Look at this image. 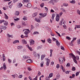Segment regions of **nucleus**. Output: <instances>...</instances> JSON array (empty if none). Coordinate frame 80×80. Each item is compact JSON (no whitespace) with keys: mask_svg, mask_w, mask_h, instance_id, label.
Listing matches in <instances>:
<instances>
[{"mask_svg":"<svg viewBox=\"0 0 80 80\" xmlns=\"http://www.w3.org/2000/svg\"><path fill=\"white\" fill-rule=\"evenodd\" d=\"M69 55L70 56V58L71 57H72L74 62L75 63L77 64V61L76 60V59H75L77 58V57L75 56V55L73 53H70Z\"/></svg>","mask_w":80,"mask_h":80,"instance_id":"f257e3e1","label":"nucleus"},{"mask_svg":"<svg viewBox=\"0 0 80 80\" xmlns=\"http://www.w3.org/2000/svg\"><path fill=\"white\" fill-rule=\"evenodd\" d=\"M43 17L42 16H39V18H36L35 19V20L36 22H40V20L42 19V18Z\"/></svg>","mask_w":80,"mask_h":80,"instance_id":"f03ea898","label":"nucleus"},{"mask_svg":"<svg viewBox=\"0 0 80 80\" xmlns=\"http://www.w3.org/2000/svg\"><path fill=\"white\" fill-rule=\"evenodd\" d=\"M29 42H30V45H33L35 43V41L33 40L30 39L29 40Z\"/></svg>","mask_w":80,"mask_h":80,"instance_id":"7ed1b4c3","label":"nucleus"},{"mask_svg":"<svg viewBox=\"0 0 80 80\" xmlns=\"http://www.w3.org/2000/svg\"><path fill=\"white\" fill-rule=\"evenodd\" d=\"M26 62L28 63H32V60L28 59L26 61Z\"/></svg>","mask_w":80,"mask_h":80,"instance_id":"20e7f679","label":"nucleus"},{"mask_svg":"<svg viewBox=\"0 0 80 80\" xmlns=\"http://www.w3.org/2000/svg\"><path fill=\"white\" fill-rule=\"evenodd\" d=\"M60 20V18H59V15H57V16H56V20L57 21V22H58Z\"/></svg>","mask_w":80,"mask_h":80,"instance_id":"39448f33","label":"nucleus"},{"mask_svg":"<svg viewBox=\"0 0 80 80\" xmlns=\"http://www.w3.org/2000/svg\"><path fill=\"white\" fill-rule=\"evenodd\" d=\"M25 6L26 7H27L28 8H30V7H32V4L30 3H28L27 5V6Z\"/></svg>","mask_w":80,"mask_h":80,"instance_id":"423d86ee","label":"nucleus"},{"mask_svg":"<svg viewBox=\"0 0 80 80\" xmlns=\"http://www.w3.org/2000/svg\"><path fill=\"white\" fill-rule=\"evenodd\" d=\"M23 58H24V59H29L30 58L27 56H23Z\"/></svg>","mask_w":80,"mask_h":80,"instance_id":"0eeeda50","label":"nucleus"},{"mask_svg":"<svg viewBox=\"0 0 80 80\" xmlns=\"http://www.w3.org/2000/svg\"><path fill=\"white\" fill-rule=\"evenodd\" d=\"M60 68H61V69H62L63 72H65V69L64 70V68H63V66L62 65H61L60 66Z\"/></svg>","mask_w":80,"mask_h":80,"instance_id":"6e6552de","label":"nucleus"},{"mask_svg":"<svg viewBox=\"0 0 80 80\" xmlns=\"http://www.w3.org/2000/svg\"><path fill=\"white\" fill-rule=\"evenodd\" d=\"M3 68L4 70H5L7 69V66L5 64V63H4L3 64Z\"/></svg>","mask_w":80,"mask_h":80,"instance_id":"1a4fd4ad","label":"nucleus"},{"mask_svg":"<svg viewBox=\"0 0 80 80\" xmlns=\"http://www.w3.org/2000/svg\"><path fill=\"white\" fill-rule=\"evenodd\" d=\"M22 42L23 44H27V42L25 41V39H22Z\"/></svg>","mask_w":80,"mask_h":80,"instance_id":"9d476101","label":"nucleus"},{"mask_svg":"<svg viewBox=\"0 0 80 80\" xmlns=\"http://www.w3.org/2000/svg\"><path fill=\"white\" fill-rule=\"evenodd\" d=\"M29 2H30L29 0H23L22 2L23 3H24L25 2L26 3H29Z\"/></svg>","mask_w":80,"mask_h":80,"instance_id":"9b49d317","label":"nucleus"},{"mask_svg":"<svg viewBox=\"0 0 80 80\" xmlns=\"http://www.w3.org/2000/svg\"><path fill=\"white\" fill-rule=\"evenodd\" d=\"M64 20V19L62 18L61 20L60 21V23H59V25H62V23L63 22V21Z\"/></svg>","mask_w":80,"mask_h":80,"instance_id":"f8f14e48","label":"nucleus"},{"mask_svg":"<svg viewBox=\"0 0 80 80\" xmlns=\"http://www.w3.org/2000/svg\"><path fill=\"white\" fill-rule=\"evenodd\" d=\"M48 3H52V5H54V2H53V0H51L50 1L48 2Z\"/></svg>","mask_w":80,"mask_h":80,"instance_id":"ddd939ff","label":"nucleus"},{"mask_svg":"<svg viewBox=\"0 0 80 80\" xmlns=\"http://www.w3.org/2000/svg\"><path fill=\"white\" fill-rule=\"evenodd\" d=\"M27 47H28V49H29V50H30V51H32V48L29 47V46L28 45H27Z\"/></svg>","mask_w":80,"mask_h":80,"instance_id":"4468645a","label":"nucleus"},{"mask_svg":"<svg viewBox=\"0 0 80 80\" xmlns=\"http://www.w3.org/2000/svg\"><path fill=\"white\" fill-rule=\"evenodd\" d=\"M37 15V13H34L32 14V17L33 18H35L36 17V16Z\"/></svg>","mask_w":80,"mask_h":80,"instance_id":"2eb2a0df","label":"nucleus"},{"mask_svg":"<svg viewBox=\"0 0 80 80\" xmlns=\"http://www.w3.org/2000/svg\"><path fill=\"white\" fill-rule=\"evenodd\" d=\"M59 61H62V62H63V59L62 57H61L60 58H59Z\"/></svg>","mask_w":80,"mask_h":80,"instance_id":"dca6fc26","label":"nucleus"},{"mask_svg":"<svg viewBox=\"0 0 80 80\" xmlns=\"http://www.w3.org/2000/svg\"><path fill=\"white\" fill-rule=\"evenodd\" d=\"M56 45H57V46H58V47H59V45L60 44V43H59V42H58V40H57L56 41Z\"/></svg>","mask_w":80,"mask_h":80,"instance_id":"f3484780","label":"nucleus"},{"mask_svg":"<svg viewBox=\"0 0 80 80\" xmlns=\"http://www.w3.org/2000/svg\"><path fill=\"white\" fill-rule=\"evenodd\" d=\"M19 12H18V11H16L15 12V15H17V16H18V15H19Z\"/></svg>","mask_w":80,"mask_h":80,"instance_id":"a211bd4d","label":"nucleus"},{"mask_svg":"<svg viewBox=\"0 0 80 80\" xmlns=\"http://www.w3.org/2000/svg\"><path fill=\"white\" fill-rule=\"evenodd\" d=\"M2 58H3V61H5V54H2Z\"/></svg>","mask_w":80,"mask_h":80,"instance_id":"6ab92c4d","label":"nucleus"},{"mask_svg":"<svg viewBox=\"0 0 80 80\" xmlns=\"http://www.w3.org/2000/svg\"><path fill=\"white\" fill-rule=\"evenodd\" d=\"M47 41L49 43H52V40H51L50 38L48 39Z\"/></svg>","mask_w":80,"mask_h":80,"instance_id":"aec40b11","label":"nucleus"},{"mask_svg":"<svg viewBox=\"0 0 80 80\" xmlns=\"http://www.w3.org/2000/svg\"><path fill=\"white\" fill-rule=\"evenodd\" d=\"M23 5L21 3H19L18 5V8H21L22 7Z\"/></svg>","mask_w":80,"mask_h":80,"instance_id":"412c9836","label":"nucleus"},{"mask_svg":"<svg viewBox=\"0 0 80 80\" xmlns=\"http://www.w3.org/2000/svg\"><path fill=\"white\" fill-rule=\"evenodd\" d=\"M4 15H5V18L6 20H8V17L5 14V13H4Z\"/></svg>","mask_w":80,"mask_h":80,"instance_id":"4be33fe9","label":"nucleus"},{"mask_svg":"<svg viewBox=\"0 0 80 80\" xmlns=\"http://www.w3.org/2000/svg\"><path fill=\"white\" fill-rule=\"evenodd\" d=\"M23 48V47L22 46H20L18 47V50H20V49H22Z\"/></svg>","mask_w":80,"mask_h":80,"instance_id":"5701e85b","label":"nucleus"},{"mask_svg":"<svg viewBox=\"0 0 80 80\" xmlns=\"http://www.w3.org/2000/svg\"><path fill=\"white\" fill-rule=\"evenodd\" d=\"M3 23L5 26H7L8 25V22L5 21V22H4Z\"/></svg>","mask_w":80,"mask_h":80,"instance_id":"b1692460","label":"nucleus"},{"mask_svg":"<svg viewBox=\"0 0 80 80\" xmlns=\"http://www.w3.org/2000/svg\"><path fill=\"white\" fill-rule=\"evenodd\" d=\"M70 3H71L74 4V3H75V1L74 0H73L72 1H70Z\"/></svg>","mask_w":80,"mask_h":80,"instance_id":"393cba45","label":"nucleus"},{"mask_svg":"<svg viewBox=\"0 0 80 80\" xmlns=\"http://www.w3.org/2000/svg\"><path fill=\"white\" fill-rule=\"evenodd\" d=\"M19 43V41L18 40H15L13 42V43Z\"/></svg>","mask_w":80,"mask_h":80,"instance_id":"a878e982","label":"nucleus"},{"mask_svg":"<svg viewBox=\"0 0 80 80\" xmlns=\"http://www.w3.org/2000/svg\"><path fill=\"white\" fill-rule=\"evenodd\" d=\"M33 54L34 57H37V53L36 52H34Z\"/></svg>","mask_w":80,"mask_h":80,"instance_id":"bb28decb","label":"nucleus"},{"mask_svg":"<svg viewBox=\"0 0 80 80\" xmlns=\"http://www.w3.org/2000/svg\"><path fill=\"white\" fill-rule=\"evenodd\" d=\"M6 28H7V27L3 26L2 29H3V30H6Z\"/></svg>","mask_w":80,"mask_h":80,"instance_id":"cd10ccee","label":"nucleus"},{"mask_svg":"<svg viewBox=\"0 0 80 80\" xmlns=\"http://www.w3.org/2000/svg\"><path fill=\"white\" fill-rule=\"evenodd\" d=\"M38 33H39L38 32H34V33L33 34V35H37V34H38Z\"/></svg>","mask_w":80,"mask_h":80,"instance_id":"c85d7f7f","label":"nucleus"},{"mask_svg":"<svg viewBox=\"0 0 80 80\" xmlns=\"http://www.w3.org/2000/svg\"><path fill=\"white\" fill-rule=\"evenodd\" d=\"M43 63H44V62H41V67H43Z\"/></svg>","mask_w":80,"mask_h":80,"instance_id":"c756f323","label":"nucleus"},{"mask_svg":"<svg viewBox=\"0 0 80 80\" xmlns=\"http://www.w3.org/2000/svg\"><path fill=\"white\" fill-rule=\"evenodd\" d=\"M7 35L9 37H11V38H13V36L12 35H10L8 33Z\"/></svg>","mask_w":80,"mask_h":80,"instance_id":"7c9ffc66","label":"nucleus"},{"mask_svg":"<svg viewBox=\"0 0 80 80\" xmlns=\"http://www.w3.org/2000/svg\"><path fill=\"white\" fill-rule=\"evenodd\" d=\"M68 5V4L67 3H63V6H65V7H67Z\"/></svg>","mask_w":80,"mask_h":80,"instance_id":"2f4dec72","label":"nucleus"},{"mask_svg":"<svg viewBox=\"0 0 80 80\" xmlns=\"http://www.w3.org/2000/svg\"><path fill=\"white\" fill-rule=\"evenodd\" d=\"M60 10H62V12H65V10L63 8H61Z\"/></svg>","mask_w":80,"mask_h":80,"instance_id":"473e14b6","label":"nucleus"},{"mask_svg":"<svg viewBox=\"0 0 80 80\" xmlns=\"http://www.w3.org/2000/svg\"><path fill=\"white\" fill-rule=\"evenodd\" d=\"M79 73H80V72H77L76 73V77H77L78 75H79Z\"/></svg>","mask_w":80,"mask_h":80,"instance_id":"72a5a7b5","label":"nucleus"},{"mask_svg":"<svg viewBox=\"0 0 80 80\" xmlns=\"http://www.w3.org/2000/svg\"><path fill=\"white\" fill-rule=\"evenodd\" d=\"M52 75H53V73H51L49 74V76H48L49 78H51V77H52Z\"/></svg>","mask_w":80,"mask_h":80,"instance_id":"f704fd0d","label":"nucleus"},{"mask_svg":"<svg viewBox=\"0 0 80 80\" xmlns=\"http://www.w3.org/2000/svg\"><path fill=\"white\" fill-rule=\"evenodd\" d=\"M47 62L48 63H50V59H46Z\"/></svg>","mask_w":80,"mask_h":80,"instance_id":"c9c22d12","label":"nucleus"},{"mask_svg":"<svg viewBox=\"0 0 80 80\" xmlns=\"http://www.w3.org/2000/svg\"><path fill=\"white\" fill-rule=\"evenodd\" d=\"M60 74H58L57 75V78H58V79L59 78H60Z\"/></svg>","mask_w":80,"mask_h":80,"instance_id":"e433bc0d","label":"nucleus"},{"mask_svg":"<svg viewBox=\"0 0 80 80\" xmlns=\"http://www.w3.org/2000/svg\"><path fill=\"white\" fill-rule=\"evenodd\" d=\"M53 2L54 3H57L58 2V0H53Z\"/></svg>","mask_w":80,"mask_h":80,"instance_id":"4c0bfd02","label":"nucleus"},{"mask_svg":"<svg viewBox=\"0 0 80 80\" xmlns=\"http://www.w3.org/2000/svg\"><path fill=\"white\" fill-rule=\"evenodd\" d=\"M67 67H70V64L69 63H68L67 64Z\"/></svg>","mask_w":80,"mask_h":80,"instance_id":"58836bf2","label":"nucleus"},{"mask_svg":"<svg viewBox=\"0 0 80 80\" xmlns=\"http://www.w3.org/2000/svg\"><path fill=\"white\" fill-rule=\"evenodd\" d=\"M8 62L9 63H12V60L9 58H8Z\"/></svg>","mask_w":80,"mask_h":80,"instance_id":"ea45409f","label":"nucleus"},{"mask_svg":"<svg viewBox=\"0 0 80 80\" xmlns=\"http://www.w3.org/2000/svg\"><path fill=\"white\" fill-rule=\"evenodd\" d=\"M47 13H44L43 15H42V17H46V16H47Z\"/></svg>","mask_w":80,"mask_h":80,"instance_id":"a19ab883","label":"nucleus"},{"mask_svg":"<svg viewBox=\"0 0 80 80\" xmlns=\"http://www.w3.org/2000/svg\"><path fill=\"white\" fill-rule=\"evenodd\" d=\"M72 71H75V70H76V68H75V67H73L72 69Z\"/></svg>","mask_w":80,"mask_h":80,"instance_id":"79ce46f5","label":"nucleus"},{"mask_svg":"<svg viewBox=\"0 0 80 80\" xmlns=\"http://www.w3.org/2000/svg\"><path fill=\"white\" fill-rule=\"evenodd\" d=\"M78 45L80 44V39L78 40Z\"/></svg>","mask_w":80,"mask_h":80,"instance_id":"37998d69","label":"nucleus"},{"mask_svg":"<svg viewBox=\"0 0 80 80\" xmlns=\"http://www.w3.org/2000/svg\"><path fill=\"white\" fill-rule=\"evenodd\" d=\"M43 6H44V3H42V4H40V6L41 7H43Z\"/></svg>","mask_w":80,"mask_h":80,"instance_id":"c03bdc74","label":"nucleus"},{"mask_svg":"<svg viewBox=\"0 0 80 80\" xmlns=\"http://www.w3.org/2000/svg\"><path fill=\"white\" fill-rule=\"evenodd\" d=\"M5 22V20H0V24L1 23H2L3 22Z\"/></svg>","mask_w":80,"mask_h":80,"instance_id":"a18cd8bd","label":"nucleus"},{"mask_svg":"<svg viewBox=\"0 0 80 80\" xmlns=\"http://www.w3.org/2000/svg\"><path fill=\"white\" fill-rule=\"evenodd\" d=\"M66 38L68 40H70L71 39V38H70V37H68V36L66 37Z\"/></svg>","mask_w":80,"mask_h":80,"instance_id":"49530a36","label":"nucleus"},{"mask_svg":"<svg viewBox=\"0 0 80 80\" xmlns=\"http://www.w3.org/2000/svg\"><path fill=\"white\" fill-rule=\"evenodd\" d=\"M56 68H60V66L59 65V64H57V65L56 66Z\"/></svg>","mask_w":80,"mask_h":80,"instance_id":"de8ad7c7","label":"nucleus"},{"mask_svg":"<svg viewBox=\"0 0 80 80\" xmlns=\"http://www.w3.org/2000/svg\"><path fill=\"white\" fill-rule=\"evenodd\" d=\"M74 38H73V40L71 42V43H72L73 42V41H74V40H76V38H75V39H74Z\"/></svg>","mask_w":80,"mask_h":80,"instance_id":"09e8293b","label":"nucleus"},{"mask_svg":"<svg viewBox=\"0 0 80 80\" xmlns=\"http://www.w3.org/2000/svg\"><path fill=\"white\" fill-rule=\"evenodd\" d=\"M61 50H64L65 49H64V48L63 47L61 46Z\"/></svg>","mask_w":80,"mask_h":80,"instance_id":"8fccbe9b","label":"nucleus"},{"mask_svg":"<svg viewBox=\"0 0 80 80\" xmlns=\"http://www.w3.org/2000/svg\"><path fill=\"white\" fill-rule=\"evenodd\" d=\"M24 34L25 35H28V31H26L24 32Z\"/></svg>","mask_w":80,"mask_h":80,"instance_id":"3c124183","label":"nucleus"},{"mask_svg":"<svg viewBox=\"0 0 80 80\" xmlns=\"http://www.w3.org/2000/svg\"><path fill=\"white\" fill-rule=\"evenodd\" d=\"M63 27L65 29H67V26H66V25H63Z\"/></svg>","mask_w":80,"mask_h":80,"instance_id":"603ef678","label":"nucleus"},{"mask_svg":"<svg viewBox=\"0 0 80 80\" xmlns=\"http://www.w3.org/2000/svg\"><path fill=\"white\" fill-rule=\"evenodd\" d=\"M77 13L78 14H79V15H80V11H79V10H78L77 11Z\"/></svg>","mask_w":80,"mask_h":80,"instance_id":"864d4df0","label":"nucleus"},{"mask_svg":"<svg viewBox=\"0 0 80 80\" xmlns=\"http://www.w3.org/2000/svg\"><path fill=\"white\" fill-rule=\"evenodd\" d=\"M20 20V18H17L16 19H15L14 20L15 21H17V20Z\"/></svg>","mask_w":80,"mask_h":80,"instance_id":"5fc2aeb1","label":"nucleus"},{"mask_svg":"<svg viewBox=\"0 0 80 80\" xmlns=\"http://www.w3.org/2000/svg\"><path fill=\"white\" fill-rule=\"evenodd\" d=\"M49 78H50V77H48L46 78V79L47 80H50V79Z\"/></svg>","mask_w":80,"mask_h":80,"instance_id":"6e6d98bb","label":"nucleus"},{"mask_svg":"<svg viewBox=\"0 0 80 80\" xmlns=\"http://www.w3.org/2000/svg\"><path fill=\"white\" fill-rule=\"evenodd\" d=\"M8 42L9 43V42H10V41L11 40L9 38H8Z\"/></svg>","mask_w":80,"mask_h":80,"instance_id":"4d7b16f0","label":"nucleus"},{"mask_svg":"<svg viewBox=\"0 0 80 80\" xmlns=\"http://www.w3.org/2000/svg\"><path fill=\"white\" fill-rule=\"evenodd\" d=\"M77 27V28H80V25H76Z\"/></svg>","mask_w":80,"mask_h":80,"instance_id":"13d9d810","label":"nucleus"},{"mask_svg":"<svg viewBox=\"0 0 80 80\" xmlns=\"http://www.w3.org/2000/svg\"><path fill=\"white\" fill-rule=\"evenodd\" d=\"M18 0H13V2L14 3L17 2H18Z\"/></svg>","mask_w":80,"mask_h":80,"instance_id":"bf43d9fd","label":"nucleus"},{"mask_svg":"<svg viewBox=\"0 0 80 80\" xmlns=\"http://www.w3.org/2000/svg\"><path fill=\"white\" fill-rule=\"evenodd\" d=\"M65 73L66 74H69V71H67Z\"/></svg>","mask_w":80,"mask_h":80,"instance_id":"052dcab7","label":"nucleus"},{"mask_svg":"<svg viewBox=\"0 0 80 80\" xmlns=\"http://www.w3.org/2000/svg\"><path fill=\"white\" fill-rule=\"evenodd\" d=\"M22 25H23L24 26H25V25H26L25 24V23L24 22H22Z\"/></svg>","mask_w":80,"mask_h":80,"instance_id":"680f3d73","label":"nucleus"},{"mask_svg":"<svg viewBox=\"0 0 80 80\" xmlns=\"http://www.w3.org/2000/svg\"><path fill=\"white\" fill-rule=\"evenodd\" d=\"M40 48H41L40 47V46H39L37 48V50H39V49H40Z\"/></svg>","mask_w":80,"mask_h":80,"instance_id":"e2e57ef3","label":"nucleus"},{"mask_svg":"<svg viewBox=\"0 0 80 80\" xmlns=\"http://www.w3.org/2000/svg\"><path fill=\"white\" fill-rule=\"evenodd\" d=\"M28 78L30 80H33V79H32V77L30 76H29Z\"/></svg>","mask_w":80,"mask_h":80,"instance_id":"0e129e2a","label":"nucleus"},{"mask_svg":"<svg viewBox=\"0 0 80 80\" xmlns=\"http://www.w3.org/2000/svg\"><path fill=\"white\" fill-rule=\"evenodd\" d=\"M3 28V26H0V30H2Z\"/></svg>","mask_w":80,"mask_h":80,"instance_id":"69168bd1","label":"nucleus"},{"mask_svg":"<svg viewBox=\"0 0 80 80\" xmlns=\"http://www.w3.org/2000/svg\"><path fill=\"white\" fill-rule=\"evenodd\" d=\"M44 8L45 9L46 11H47V12H48V8L46 7H45Z\"/></svg>","mask_w":80,"mask_h":80,"instance_id":"338daca9","label":"nucleus"},{"mask_svg":"<svg viewBox=\"0 0 80 80\" xmlns=\"http://www.w3.org/2000/svg\"><path fill=\"white\" fill-rule=\"evenodd\" d=\"M22 77V75H20L19 76V78H21Z\"/></svg>","mask_w":80,"mask_h":80,"instance_id":"774afa93","label":"nucleus"}]
</instances>
